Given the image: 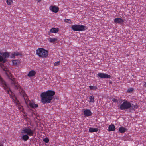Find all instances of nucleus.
<instances>
[{
	"label": "nucleus",
	"instance_id": "f257e3e1",
	"mask_svg": "<svg viewBox=\"0 0 146 146\" xmlns=\"http://www.w3.org/2000/svg\"><path fill=\"white\" fill-rule=\"evenodd\" d=\"M55 94L54 91L48 90L41 93V101L44 104L49 103L53 98V96Z\"/></svg>",
	"mask_w": 146,
	"mask_h": 146
},
{
	"label": "nucleus",
	"instance_id": "f03ea898",
	"mask_svg": "<svg viewBox=\"0 0 146 146\" xmlns=\"http://www.w3.org/2000/svg\"><path fill=\"white\" fill-rule=\"evenodd\" d=\"M34 133V131L31 130L29 128H23L21 131V133H26L27 134L24 135L22 136V140L24 141H27L29 138L28 135L29 136H33Z\"/></svg>",
	"mask_w": 146,
	"mask_h": 146
},
{
	"label": "nucleus",
	"instance_id": "7ed1b4c3",
	"mask_svg": "<svg viewBox=\"0 0 146 146\" xmlns=\"http://www.w3.org/2000/svg\"><path fill=\"white\" fill-rule=\"evenodd\" d=\"M136 106L127 101H125L120 106L119 109L121 110H125L130 108L131 110H134L135 108H137Z\"/></svg>",
	"mask_w": 146,
	"mask_h": 146
},
{
	"label": "nucleus",
	"instance_id": "20e7f679",
	"mask_svg": "<svg viewBox=\"0 0 146 146\" xmlns=\"http://www.w3.org/2000/svg\"><path fill=\"white\" fill-rule=\"evenodd\" d=\"M36 54L39 57L42 58H46L48 55V52L47 50L43 48H39L36 50Z\"/></svg>",
	"mask_w": 146,
	"mask_h": 146
},
{
	"label": "nucleus",
	"instance_id": "39448f33",
	"mask_svg": "<svg viewBox=\"0 0 146 146\" xmlns=\"http://www.w3.org/2000/svg\"><path fill=\"white\" fill-rule=\"evenodd\" d=\"M71 28L75 31H83L87 29L86 27L80 25H72Z\"/></svg>",
	"mask_w": 146,
	"mask_h": 146
},
{
	"label": "nucleus",
	"instance_id": "423d86ee",
	"mask_svg": "<svg viewBox=\"0 0 146 146\" xmlns=\"http://www.w3.org/2000/svg\"><path fill=\"white\" fill-rule=\"evenodd\" d=\"M50 10L54 13H57L59 10V8L58 7L55 6L51 5L49 8Z\"/></svg>",
	"mask_w": 146,
	"mask_h": 146
},
{
	"label": "nucleus",
	"instance_id": "0eeeda50",
	"mask_svg": "<svg viewBox=\"0 0 146 146\" xmlns=\"http://www.w3.org/2000/svg\"><path fill=\"white\" fill-rule=\"evenodd\" d=\"M98 76L102 78H110V75L106 74L99 73L98 74Z\"/></svg>",
	"mask_w": 146,
	"mask_h": 146
},
{
	"label": "nucleus",
	"instance_id": "6e6552de",
	"mask_svg": "<svg viewBox=\"0 0 146 146\" xmlns=\"http://www.w3.org/2000/svg\"><path fill=\"white\" fill-rule=\"evenodd\" d=\"M114 22L115 23L122 24L124 22V21L120 18H116L114 19Z\"/></svg>",
	"mask_w": 146,
	"mask_h": 146
},
{
	"label": "nucleus",
	"instance_id": "1a4fd4ad",
	"mask_svg": "<svg viewBox=\"0 0 146 146\" xmlns=\"http://www.w3.org/2000/svg\"><path fill=\"white\" fill-rule=\"evenodd\" d=\"M84 115L86 116H90L91 115L92 113L91 111L89 110H86L84 111Z\"/></svg>",
	"mask_w": 146,
	"mask_h": 146
},
{
	"label": "nucleus",
	"instance_id": "9d476101",
	"mask_svg": "<svg viewBox=\"0 0 146 146\" xmlns=\"http://www.w3.org/2000/svg\"><path fill=\"white\" fill-rule=\"evenodd\" d=\"M0 83L1 84L3 87H4V88H5L7 87V85L5 82L2 79V78L0 76Z\"/></svg>",
	"mask_w": 146,
	"mask_h": 146
},
{
	"label": "nucleus",
	"instance_id": "9b49d317",
	"mask_svg": "<svg viewBox=\"0 0 146 146\" xmlns=\"http://www.w3.org/2000/svg\"><path fill=\"white\" fill-rule=\"evenodd\" d=\"M13 101L14 102L17 106H18L19 109L21 108L22 106L19 104V102L16 98H15V100H13Z\"/></svg>",
	"mask_w": 146,
	"mask_h": 146
},
{
	"label": "nucleus",
	"instance_id": "f8f14e48",
	"mask_svg": "<svg viewBox=\"0 0 146 146\" xmlns=\"http://www.w3.org/2000/svg\"><path fill=\"white\" fill-rule=\"evenodd\" d=\"M119 131L121 133H123L127 131V129L123 127H120L119 130Z\"/></svg>",
	"mask_w": 146,
	"mask_h": 146
},
{
	"label": "nucleus",
	"instance_id": "ddd939ff",
	"mask_svg": "<svg viewBox=\"0 0 146 146\" xmlns=\"http://www.w3.org/2000/svg\"><path fill=\"white\" fill-rule=\"evenodd\" d=\"M59 30V29L58 28H52L50 30V32L54 33H57Z\"/></svg>",
	"mask_w": 146,
	"mask_h": 146
},
{
	"label": "nucleus",
	"instance_id": "4468645a",
	"mask_svg": "<svg viewBox=\"0 0 146 146\" xmlns=\"http://www.w3.org/2000/svg\"><path fill=\"white\" fill-rule=\"evenodd\" d=\"M0 54L1 55L3 56L5 58H8L9 56V54L8 52H2L0 53Z\"/></svg>",
	"mask_w": 146,
	"mask_h": 146
},
{
	"label": "nucleus",
	"instance_id": "2eb2a0df",
	"mask_svg": "<svg viewBox=\"0 0 146 146\" xmlns=\"http://www.w3.org/2000/svg\"><path fill=\"white\" fill-rule=\"evenodd\" d=\"M36 72L34 70H31L29 72L28 76L29 77H33L34 76Z\"/></svg>",
	"mask_w": 146,
	"mask_h": 146
},
{
	"label": "nucleus",
	"instance_id": "dca6fc26",
	"mask_svg": "<svg viewBox=\"0 0 146 146\" xmlns=\"http://www.w3.org/2000/svg\"><path fill=\"white\" fill-rule=\"evenodd\" d=\"M29 106L32 108H36L38 107V105L37 104H35L33 102H30L29 103Z\"/></svg>",
	"mask_w": 146,
	"mask_h": 146
},
{
	"label": "nucleus",
	"instance_id": "f3484780",
	"mask_svg": "<svg viewBox=\"0 0 146 146\" xmlns=\"http://www.w3.org/2000/svg\"><path fill=\"white\" fill-rule=\"evenodd\" d=\"M98 130L97 128H90L89 129V131L90 132H97Z\"/></svg>",
	"mask_w": 146,
	"mask_h": 146
},
{
	"label": "nucleus",
	"instance_id": "a211bd4d",
	"mask_svg": "<svg viewBox=\"0 0 146 146\" xmlns=\"http://www.w3.org/2000/svg\"><path fill=\"white\" fill-rule=\"evenodd\" d=\"M21 55V54L18 52H15L13 53L12 54V55L11 56V58H13L14 57H15V56Z\"/></svg>",
	"mask_w": 146,
	"mask_h": 146
},
{
	"label": "nucleus",
	"instance_id": "6ab92c4d",
	"mask_svg": "<svg viewBox=\"0 0 146 146\" xmlns=\"http://www.w3.org/2000/svg\"><path fill=\"white\" fill-rule=\"evenodd\" d=\"M13 65H19L20 62L19 60H14L13 61Z\"/></svg>",
	"mask_w": 146,
	"mask_h": 146
},
{
	"label": "nucleus",
	"instance_id": "aec40b11",
	"mask_svg": "<svg viewBox=\"0 0 146 146\" xmlns=\"http://www.w3.org/2000/svg\"><path fill=\"white\" fill-rule=\"evenodd\" d=\"M11 80H12V82H11V84L14 85L15 86V88L16 89H18V86L16 84L17 82H16L14 80H13L12 79Z\"/></svg>",
	"mask_w": 146,
	"mask_h": 146
},
{
	"label": "nucleus",
	"instance_id": "412c9836",
	"mask_svg": "<svg viewBox=\"0 0 146 146\" xmlns=\"http://www.w3.org/2000/svg\"><path fill=\"white\" fill-rule=\"evenodd\" d=\"M19 93L20 95L23 96L24 98L27 96V95L25 93L24 91L23 90L21 91H19Z\"/></svg>",
	"mask_w": 146,
	"mask_h": 146
},
{
	"label": "nucleus",
	"instance_id": "4be33fe9",
	"mask_svg": "<svg viewBox=\"0 0 146 146\" xmlns=\"http://www.w3.org/2000/svg\"><path fill=\"white\" fill-rule=\"evenodd\" d=\"M0 67L4 71H7V68L5 67L3 64H2L1 63H0Z\"/></svg>",
	"mask_w": 146,
	"mask_h": 146
},
{
	"label": "nucleus",
	"instance_id": "5701e85b",
	"mask_svg": "<svg viewBox=\"0 0 146 146\" xmlns=\"http://www.w3.org/2000/svg\"><path fill=\"white\" fill-rule=\"evenodd\" d=\"M7 61V60L6 59L3 58L2 56L0 55V62H2L3 63H5Z\"/></svg>",
	"mask_w": 146,
	"mask_h": 146
},
{
	"label": "nucleus",
	"instance_id": "b1692460",
	"mask_svg": "<svg viewBox=\"0 0 146 146\" xmlns=\"http://www.w3.org/2000/svg\"><path fill=\"white\" fill-rule=\"evenodd\" d=\"M115 128L114 125L111 124L110 125V131H113L115 130Z\"/></svg>",
	"mask_w": 146,
	"mask_h": 146
},
{
	"label": "nucleus",
	"instance_id": "393cba45",
	"mask_svg": "<svg viewBox=\"0 0 146 146\" xmlns=\"http://www.w3.org/2000/svg\"><path fill=\"white\" fill-rule=\"evenodd\" d=\"M49 41L50 42H54L55 41L57 40V39L56 38H49Z\"/></svg>",
	"mask_w": 146,
	"mask_h": 146
},
{
	"label": "nucleus",
	"instance_id": "a878e982",
	"mask_svg": "<svg viewBox=\"0 0 146 146\" xmlns=\"http://www.w3.org/2000/svg\"><path fill=\"white\" fill-rule=\"evenodd\" d=\"M89 99H90V102H94V97L93 96H90L89 98Z\"/></svg>",
	"mask_w": 146,
	"mask_h": 146
},
{
	"label": "nucleus",
	"instance_id": "bb28decb",
	"mask_svg": "<svg viewBox=\"0 0 146 146\" xmlns=\"http://www.w3.org/2000/svg\"><path fill=\"white\" fill-rule=\"evenodd\" d=\"M89 88L90 89L94 90H96L97 88L95 86H90Z\"/></svg>",
	"mask_w": 146,
	"mask_h": 146
},
{
	"label": "nucleus",
	"instance_id": "cd10ccee",
	"mask_svg": "<svg viewBox=\"0 0 146 146\" xmlns=\"http://www.w3.org/2000/svg\"><path fill=\"white\" fill-rule=\"evenodd\" d=\"M6 2L8 5H11L13 3V1L12 0H7Z\"/></svg>",
	"mask_w": 146,
	"mask_h": 146
},
{
	"label": "nucleus",
	"instance_id": "c85d7f7f",
	"mask_svg": "<svg viewBox=\"0 0 146 146\" xmlns=\"http://www.w3.org/2000/svg\"><path fill=\"white\" fill-rule=\"evenodd\" d=\"M43 141L45 143H48L49 142V140L48 138L46 137L43 139Z\"/></svg>",
	"mask_w": 146,
	"mask_h": 146
},
{
	"label": "nucleus",
	"instance_id": "c756f323",
	"mask_svg": "<svg viewBox=\"0 0 146 146\" xmlns=\"http://www.w3.org/2000/svg\"><path fill=\"white\" fill-rule=\"evenodd\" d=\"M133 90V88H130L128 89L127 90V92L128 93H130L132 92Z\"/></svg>",
	"mask_w": 146,
	"mask_h": 146
},
{
	"label": "nucleus",
	"instance_id": "7c9ffc66",
	"mask_svg": "<svg viewBox=\"0 0 146 146\" xmlns=\"http://www.w3.org/2000/svg\"><path fill=\"white\" fill-rule=\"evenodd\" d=\"M59 63H60V62L59 61L55 62L54 64V66H58V65H59Z\"/></svg>",
	"mask_w": 146,
	"mask_h": 146
},
{
	"label": "nucleus",
	"instance_id": "2f4dec72",
	"mask_svg": "<svg viewBox=\"0 0 146 146\" xmlns=\"http://www.w3.org/2000/svg\"><path fill=\"white\" fill-rule=\"evenodd\" d=\"M69 21H71L70 19H64V21L66 23H69Z\"/></svg>",
	"mask_w": 146,
	"mask_h": 146
},
{
	"label": "nucleus",
	"instance_id": "473e14b6",
	"mask_svg": "<svg viewBox=\"0 0 146 146\" xmlns=\"http://www.w3.org/2000/svg\"><path fill=\"white\" fill-rule=\"evenodd\" d=\"M112 101H113V102H117V100L115 98H113L112 99Z\"/></svg>",
	"mask_w": 146,
	"mask_h": 146
},
{
	"label": "nucleus",
	"instance_id": "72a5a7b5",
	"mask_svg": "<svg viewBox=\"0 0 146 146\" xmlns=\"http://www.w3.org/2000/svg\"><path fill=\"white\" fill-rule=\"evenodd\" d=\"M108 131H110V126L108 127Z\"/></svg>",
	"mask_w": 146,
	"mask_h": 146
},
{
	"label": "nucleus",
	"instance_id": "f704fd0d",
	"mask_svg": "<svg viewBox=\"0 0 146 146\" xmlns=\"http://www.w3.org/2000/svg\"><path fill=\"white\" fill-rule=\"evenodd\" d=\"M38 2H39L40 1H41V0H37Z\"/></svg>",
	"mask_w": 146,
	"mask_h": 146
},
{
	"label": "nucleus",
	"instance_id": "c9c22d12",
	"mask_svg": "<svg viewBox=\"0 0 146 146\" xmlns=\"http://www.w3.org/2000/svg\"><path fill=\"white\" fill-rule=\"evenodd\" d=\"M110 84H111L112 83V82H110Z\"/></svg>",
	"mask_w": 146,
	"mask_h": 146
},
{
	"label": "nucleus",
	"instance_id": "e433bc0d",
	"mask_svg": "<svg viewBox=\"0 0 146 146\" xmlns=\"http://www.w3.org/2000/svg\"><path fill=\"white\" fill-rule=\"evenodd\" d=\"M8 93L9 94V91H8Z\"/></svg>",
	"mask_w": 146,
	"mask_h": 146
}]
</instances>
